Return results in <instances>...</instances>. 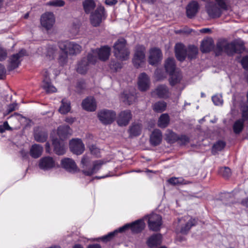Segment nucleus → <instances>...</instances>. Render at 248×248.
Returning <instances> with one entry per match:
<instances>
[{"instance_id":"4","label":"nucleus","mask_w":248,"mask_h":248,"mask_svg":"<svg viewBox=\"0 0 248 248\" xmlns=\"http://www.w3.org/2000/svg\"><path fill=\"white\" fill-rule=\"evenodd\" d=\"M239 45L235 42L228 43L225 40L217 42L216 47V55H219L222 52L224 51L229 55H233L236 53H240L238 50Z\"/></svg>"},{"instance_id":"62","label":"nucleus","mask_w":248,"mask_h":248,"mask_svg":"<svg viewBox=\"0 0 248 248\" xmlns=\"http://www.w3.org/2000/svg\"><path fill=\"white\" fill-rule=\"evenodd\" d=\"M3 126V128L6 130H11V128L10 127V126L8 124V123L7 122H5L3 125H2Z\"/></svg>"},{"instance_id":"55","label":"nucleus","mask_w":248,"mask_h":248,"mask_svg":"<svg viewBox=\"0 0 248 248\" xmlns=\"http://www.w3.org/2000/svg\"><path fill=\"white\" fill-rule=\"evenodd\" d=\"M178 140L182 144H185L189 142V138L187 136L185 135L181 136L180 137H178Z\"/></svg>"},{"instance_id":"11","label":"nucleus","mask_w":248,"mask_h":248,"mask_svg":"<svg viewBox=\"0 0 248 248\" xmlns=\"http://www.w3.org/2000/svg\"><path fill=\"white\" fill-rule=\"evenodd\" d=\"M148 223L150 230L158 231L162 224V217L159 215L152 214L149 217Z\"/></svg>"},{"instance_id":"27","label":"nucleus","mask_w":248,"mask_h":248,"mask_svg":"<svg viewBox=\"0 0 248 248\" xmlns=\"http://www.w3.org/2000/svg\"><path fill=\"white\" fill-rule=\"evenodd\" d=\"M54 151L58 155H62L66 152V148L64 144L60 142L58 140H54L53 141Z\"/></svg>"},{"instance_id":"41","label":"nucleus","mask_w":248,"mask_h":248,"mask_svg":"<svg viewBox=\"0 0 248 248\" xmlns=\"http://www.w3.org/2000/svg\"><path fill=\"white\" fill-rule=\"evenodd\" d=\"M178 140V136L170 130H167L166 134V140L168 142L174 143Z\"/></svg>"},{"instance_id":"15","label":"nucleus","mask_w":248,"mask_h":248,"mask_svg":"<svg viewBox=\"0 0 248 248\" xmlns=\"http://www.w3.org/2000/svg\"><path fill=\"white\" fill-rule=\"evenodd\" d=\"M26 53L25 50H21L18 53L13 55L9 59L8 68L9 70H13L17 68L21 61V58Z\"/></svg>"},{"instance_id":"13","label":"nucleus","mask_w":248,"mask_h":248,"mask_svg":"<svg viewBox=\"0 0 248 248\" xmlns=\"http://www.w3.org/2000/svg\"><path fill=\"white\" fill-rule=\"evenodd\" d=\"M162 59L161 50L157 48H152L150 49L148 56V62L152 65H156Z\"/></svg>"},{"instance_id":"60","label":"nucleus","mask_w":248,"mask_h":248,"mask_svg":"<svg viewBox=\"0 0 248 248\" xmlns=\"http://www.w3.org/2000/svg\"><path fill=\"white\" fill-rule=\"evenodd\" d=\"M117 3L116 0H106V3L109 5L115 4Z\"/></svg>"},{"instance_id":"52","label":"nucleus","mask_w":248,"mask_h":248,"mask_svg":"<svg viewBox=\"0 0 248 248\" xmlns=\"http://www.w3.org/2000/svg\"><path fill=\"white\" fill-rule=\"evenodd\" d=\"M122 67V63L115 61H112L110 63V67L115 71L120 69Z\"/></svg>"},{"instance_id":"33","label":"nucleus","mask_w":248,"mask_h":248,"mask_svg":"<svg viewBox=\"0 0 248 248\" xmlns=\"http://www.w3.org/2000/svg\"><path fill=\"white\" fill-rule=\"evenodd\" d=\"M165 68L166 72L171 75L174 73L175 69V60L173 58H168L165 63Z\"/></svg>"},{"instance_id":"64","label":"nucleus","mask_w":248,"mask_h":248,"mask_svg":"<svg viewBox=\"0 0 248 248\" xmlns=\"http://www.w3.org/2000/svg\"><path fill=\"white\" fill-rule=\"evenodd\" d=\"M88 248H101V247L100 245L96 244L89 245Z\"/></svg>"},{"instance_id":"23","label":"nucleus","mask_w":248,"mask_h":248,"mask_svg":"<svg viewBox=\"0 0 248 248\" xmlns=\"http://www.w3.org/2000/svg\"><path fill=\"white\" fill-rule=\"evenodd\" d=\"M94 64L90 62L88 54L87 57L83 58L78 64L77 72L81 74H85L89 69L90 65Z\"/></svg>"},{"instance_id":"19","label":"nucleus","mask_w":248,"mask_h":248,"mask_svg":"<svg viewBox=\"0 0 248 248\" xmlns=\"http://www.w3.org/2000/svg\"><path fill=\"white\" fill-rule=\"evenodd\" d=\"M132 119V114L130 110H126L121 112L117 118V122L121 126H126Z\"/></svg>"},{"instance_id":"49","label":"nucleus","mask_w":248,"mask_h":248,"mask_svg":"<svg viewBox=\"0 0 248 248\" xmlns=\"http://www.w3.org/2000/svg\"><path fill=\"white\" fill-rule=\"evenodd\" d=\"M241 120L244 122L248 120V106H243L241 108Z\"/></svg>"},{"instance_id":"28","label":"nucleus","mask_w":248,"mask_h":248,"mask_svg":"<svg viewBox=\"0 0 248 248\" xmlns=\"http://www.w3.org/2000/svg\"><path fill=\"white\" fill-rule=\"evenodd\" d=\"M162 235L160 234H155L151 236L147 241V244L149 247H156L161 244Z\"/></svg>"},{"instance_id":"48","label":"nucleus","mask_w":248,"mask_h":248,"mask_svg":"<svg viewBox=\"0 0 248 248\" xmlns=\"http://www.w3.org/2000/svg\"><path fill=\"white\" fill-rule=\"evenodd\" d=\"M219 173L224 178H228L231 174V170L228 167L220 168L219 170Z\"/></svg>"},{"instance_id":"56","label":"nucleus","mask_w":248,"mask_h":248,"mask_svg":"<svg viewBox=\"0 0 248 248\" xmlns=\"http://www.w3.org/2000/svg\"><path fill=\"white\" fill-rule=\"evenodd\" d=\"M7 52L6 50L0 46V61L5 60L7 57Z\"/></svg>"},{"instance_id":"25","label":"nucleus","mask_w":248,"mask_h":248,"mask_svg":"<svg viewBox=\"0 0 248 248\" xmlns=\"http://www.w3.org/2000/svg\"><path fill=\"white\" fill-rule=\"evenodd\" d=\"M162 139V135L160 130L155 129L150 136L151 144L154 146L158 145L161 143Z\"/></svg>"},{"instance_id":"5","label":"nucleus","mask_w":248,"mask_h":248,"mask_svg":"<svg viewBox=\"0 0 248 248\" xmlns=\"http://www.w3.org/2000/svg\"><path fill=\"white\" fill-rule=\"evenodd\" d=\"M126 41L124 38L118 39L114 45V54L116 58L121 61H126L129 58V52L125 46Z\"/></svg>"},{"instance_id":"9","label":"nucleus","mask_w":248,"mask_h":248,"mask_svg":"<svg viewBox=\"0 0 248 248\" xmlns=\"http://www.w3.org/2000/svg\"><path fill=\"white\" fill-rule=\"evenodd\" d=\"M97 116L102 124H108L114 121L116 117V113L112 110L104 109L98 112Z\"/></svg>"},{"instance_id":"54","label":"nucleus","mask_w":248,"mask_h":248,"mask_svg":"<svg viewBox=\"0 0 248 248\" xmlns=\"http://www.w3.org/2000/svg\"><path fill=\"white\" fill-rule=\"evenodd\" d=\"M90 150L92 154L96 156H98L100 153V150L95 145H91L90 146Z\"/></svg>"},{"instance_id":"29","label":"nucleus","mask_w":248,"mask_h":248,"mask_svg":"<svg viewBox=\"0 0 248 248\" xmlns=\"http://www.w3.org/2000/svg\"><path fill=\"white\" fill-rule=\"evenodd\" d=\"M199 9V5L196 1H192L187 6L186 14L189 18H192L197 14Z\"/></svg>"},{"instance_id":"37","label":"nucleus","mask_w":248,"mask_h":248,"mask_svg":"<svg viewBox=\"0 0 248 248\" xmlns=\"http://www.w3.org/2000/svg\"><path fill=\"white\" fill-rule=\"evenodd\" d=\"M57 53V48L56 46L51 45H48L46 49L45 54L46 56L48 57L49 59H53Z\"/></svg>"},{"instance_id":"46","label":"nucleus","mask_w":248,"mask_h":248,"mask_svg":"<svg viewBox=\"0 0 248 248\" xmlns=\"http://www.w3.org/2000/svg\"><path fill=\"white\" fill-rule=\"evenodd\" d=\"M122 97L124 98L123 101L127 103L129 105L132 104L135 101L136 97L133 94H127L126 93H124L123 94Z\"/></svg>"},{"instance_id":"38","label":"nucleus","mask_w":248,"mask_h":248,"mask_svg":"<svg viewBox=\"0 0 248 248\" xmlns=\"http://www.w3.org/2000/svg\"><path fill=\"white\" fill-rule=\"evenodd\" d=\"M71 109L70 103L69 101L65 99L62 100V105L59 108V111L62 114L68 113Z\"/></svg>"},{"instance_id":"2","label":"nucleus","mask_w":248,"mask_h":248,"mask_svg":"<svg viewBox=\"0 0 248 248\" xmlns=\"http://www.w3.org/2000/svg\"><path fill=\"white\" fill-rule=\"evenodd\" d=\"M81 168L83 173L86 176H91L96 173L103 164V162L97 160L93 162L92 167H90L91 164L90 157L84 155L81 161Z\"/></svg>"},{"instance_id":"22","label":"nucleus","mask_w":248,"mask_h":248,"mask_svg":"<svg viewBox=\"0 0 248 248\" xmlns=\"http://www.w3.org/2000/svg\"><path fill=\"white\" fill-rule=\"evenodd\" d=\"M61 165L62 168L69 172H75L77 170V166L75 162L69 158H65L61 160Z\"/></svg>"},{"instance_id":"43","label":"nucleus","mask_w":248,"mask_h":248,"mask_svg":"<svg viewBox=\"0 0 248 248\" xmlns=\"http://www.w3.org/2000/svg\"><path fill=\"white\" fill-rule=\"evenodd\" d=\"M83 4L84 10L86 13H90L95 7L94 2L93 0H86Z\"/></svg>"},{"instance_id":"51","label":"nucleus","mask_w":248,"mask_h":248,"mask_svg":"<svg viewBox=\"0 0 248 248\" xmlns=\"http://www.w3.org/2000/svg\"><path fill=\"white\" fill-rule=\"evenodd\" d=\"M212 99L215 105L219 106L223 104V99L221 95H215L212 97Z\"/></svg>"},{"instance_id":"18","label":"nucleus","mask_w":248,"mask_h":248,"mask_svg":"<svg viewBox=\"0 0 248 248\" xmlns=\"http://www.w3.org/2000/svg\"><path fill=\"white\" fill-rule=\"evenodd\" d=\"M138 85L139 90L141 91H145L149 88L150 80L145 73H142L139 76Z\"/></svg>"},{"instance_id":"44","label":"nucleus","mask_w":248,"mask_h":248,"mask_svg":"<svg viewBox=\"0 0 248 248\" xmlns=\"http://www.w3.org/2000/svg\"><path fill=\"white\" fill-rule=\"evenodd\" d=\"M198 48L194 46H189L187 50L188 58L190 59L195 58L198 53Z\"/></svg>"},{"instance_id":"31","label":"nucleus","mask_w":248,"mask_h":248,"mask_svg":"<svg viewBox=\"0 0 248 248\" xmlns=\"http://www.w3.org/2000/svg\"><path fill=\"white\" fill-rule=\"evenodd\" d=\"M170 123V117L167 113H164L160 115L158 122L157 125L161 128H165L168 126Z\"/></svg>"},{"instance_id":"36","label":"nucleus","mask_w":248,"mask_h":248,"mask_svg":"<svg viewBox=\"0 0 248 248\" xmlns=\"http://www.w3.org/2000/svg\"><path fill=\"white\" fill-rule=\"evenodd\" d=\"M244 122L243 120L240 119L235 121L232 126L233 131L235 134H239L242 131L244 127Z\"/></svg>"},{"instance_id":"20","label":"nucleus","mask_w":248,"mask_h":248,"mask_svg":"<svg viewBox=\"0 0 248 248\" xmlns=\"http://www.w3.org/2000/svg\"><path fill=\"white\" fill-rule=\"evenodd\" d=\"M183 220L184 221H187L184 226L181 227L180 232L184 234H186L187 233L191 228L196 225L197 221L195 219L192 218L188 216L185 217L184 219H179V221L181 222Z\"/></svg>"},{"instance_id":"30","label":"nucleus","mask_w":248,"mask_h":248,"mask_svg":"<svg viewBox=\"0 0 248 248\" xmlns=\"http://www.w3.org/2000/svg\"><path fill=\"white\" fill-rule=\"evenodd\" d=\"M43 151V147L39 145L35 144L31 146L30 153L31 156L34 158H37L42 154Z\"/></svg>"},{"instance_id":"8","label":"nucleus","mask_w":248,"mask_h":248,"mask_svg":"<svg viewBox=\"0 0 248 248\" xmlns=\"http://www.w3.org/2000/svg\"><path fill=\"white\" fill-rule=\"evenodd\" d=\"M145 48L143 46H138L136 47L135 52L133 59L134 65L138 68L143 64L145 61Z\"/></svg>"},{"instance_id":"50","label":"nucleus","mask_w":248,"mask_h":248,"mask_svg":"<svg viewBox=\"0 0 248 248\" xmlns=\"http://www.w3.org/2000/svg\"><path fill=\"white\" fill-rule=\"evenodd\" d=\"M119 232L118 230H116L113 232L109 233L108 234L102 236V237L99 238L98 239L101 240L103 242H107L111 240L114 235Z\"/></svg>"},{"instance_id":"16","label":"nucleus","mask_w":248,"mask_h":248,"mask_svg":"<svg viewBox=\"0 0 248 248\" xmlns=\"http://www.w3.org/2000/svg\"><path fill=\"white\" fill-rule=\"evenodd\" d=\"M70 148L72 153L77 155H81L84 152L85 147L80 139H73L70 141Z\"/></svg>"},{"instance_id":"14","label":"nucleus","mask_w":248,"mask_h":248,"mask_svg":"<svg viewBox=\"0 0 248 248\" xmlns=\"http://www.w3.org/2000/svg\"><path fill=\"white\" fill-rule=\"evenodd\" d=\"M145 223L142 220H139L131 224H126L119 229V232H123L126 229L130 228L132 232L138 233L144 229Z\"/></svg>"},{"instance_id":"40","label":"nucleus","mask_w":248,"mask_h":248,"mask_svg":"<svg viewBox=\"0 0 248 248\" xmlns=\"http://www.w3.org/2000/svg\"><path fill=\"white\" fill-rule=\"evenodd\" d=\"M168 182L172 185H186L189 183L182 177H172L169 179Z\"/></svg>"},{"instance_id":"61","label":"nucleus","mask_w":248,"mask_h":248,"mask_svg":"<svg viewBox=\"0 0 248 248\" xmlns=\"http://www.w3.org/2000/svg\"><path fill=\"white\" fill-rule=\"evenodd\" d=\"M20 153L23 158H26L28 157V153L27 152L24 150H21Z\"/></svg>"},{"instance_id":"34","label":"nucleus","mask_w":248,"mask_h":248,"mask_svg":"<svg viewBox=\"0 0 248 248\" xmlns=\"http://www.w3.org/2000/svg\"><path fill=\"white\" fill-rule=\"evenodd\" d=\"M213 47V41L211 39L205 40L202 41L201 50L204 53L209 52Z\"/></svg>"},{"instance_id":"32","label":"nucleus","mask_w":248,"mask_h":248,"mask_svg":"<svg viewBox=\"0 0 248 248\" xmlns=\"http://www.w3.org/2000/svg\"><path fill=\"white\" fill-rule=\"evenodd\" d=\"M141 131V125L140 124H133L129 127L128 132L130 137L137 136L140 135Z\"/></svg>"},{"instance_id":"45","label":"nucleus","mask_w":248,"mask_h":248,"mask_svg":"<svg viewBox=\"0 0 248 248\" xmlns=\"http://www.w3.org/2000/svg\"><path fill=\"white\" fill-rule=\"evenodd\" d=\"M170 75L171 76L170 82L171 85H174L179 82L181 79V75L178 73L174 72Z\"/></svg>"},{"instance_id":"10","label":"nucleus","mask_w":248,"mask_h":248,"mask_svg":"<svg viewBox=\"0 0 248 248\" xmlns=\"http://www.w3.org/2000/svg\"><path fill=\"white\" fill-rule=\"evenodd\" d=\"M51 70V68H49L48 69H45L42 72L43 77L42 86L48 93H54L57 91L56 88L52 85L50 80L49 75Z\"/></svg>"},{"instance_id":"6","label":"nucleus","mask_w":248,"mask_h":248,"mask_svg":"<svg viewBox=\"0 0 248 248\" xmlns=\"http://www.w3.org/2000/svg\"><path fill=\"white\" fill-rule=\"evenodd\" d=\"M218 7L213 3H208L206 9L208 15L212 18H217L220 16L222 10H227V5L225 0H215Z\"/></svg>"},{"instance_id":"47","label":"nucleus","mask_w":248,"mask_h":248,"mask_svg":"<svg viewBox=\"0 0 248 248\" xmlns=\"http://www.w3.org/2000/svg\"><path fill=\"white\" fill-rule=\"evenodd\" d=\"M226 143L222 140H219L213 146L212 151L213 152H217L221 151L225 146Z\"/></svg>"},{"instance_id":"3","label":"nucleus","mask_w":248,"mask_h":248,"mask_svg":"<svg viewBox=\"0 0 248 248\" xmlns=\"http://www.w3.org/2000/svg\"><path fill=\"white\" fill-rule=\"evenodd\" d=\"M110 51V48L107 46H103L100 49H93L88 53L89 60L92 63H95L98 59L105 61L108 59Z\"/></svg>"},{"instance_id":"17","label":"nucleus","mask_w":248,"mask_h":248,"mask_svg":"<svg viewBox=\"0 0 248 248\" xmlns=\"http://www.w3.org/2000/svg\"><path fill=\"white\" fill-rule=\"evenodd\" d=\"M54 16L52 13H46L41 16V25L47 30H49L52 28L54 23Z\"/></svg>"},{"instance_id":"63","label":"nucleus","mask_w":248,"mask_h":248,"mask_svg":"<svg viewBox=\"0 0 248 248\" xmlns=\"http://www.w3.org/2000/svg\"><path fill=\"white\" fill-rule=\"evenodd\" d=\"M241 203L243 205L248 207V198L243 200L241 202Z\"/></svg>"},{"instance_id":"42","label":"nucleus","mask_w":248,"mask_h":248,"mask_svg":"<svg viewBox=\"0 0 248 248\" xmlns=\"http://www.w3.org/2000/svg\"><path fill=\"white\" fill-rule=\"evenodd\" d=\"M47 138V134L45 131L35 132L34 139L36 141L40 142L46 141Z\"/></svg>"},{"instance_id":"21","label":"nucleus","mask_w":248,"mask_h":248,"mask_svg":"<svg viewBox=\"0 0 248 248\" xmlns=\"http://www.w3.org/2000/svg\"><path fill=\"white\" fill-rule=\"evenodd\" d=\"M175 56L179 61H183L187 55V50L185 46L181 43H177L175 46Z\"/></svg>"},{"instance_id":"24","label":"nucleus","mask_w":248,"mask_h":248,"mask_svg":"<svg viewBox=\"0 0 248 248\" xmlns=\"http://www.w3.org/2000/svg\"><path fill=\"white\" fill-rule=\"evenodd\" d=\"M83 108L87 111H93L96 108L95 101L93 97H88L82 103Z\"/></svg>"},{"instance_id":"1","label":"nucleus","mask_w":248,"mask_h":248,"mask_svg":"<svg viewBox=\"0 0 248 248\" xmlns=\"http://www.w3.org/2000/svg\"><path fill=\"white\" fill-rule=\"evenodd\" d=\"M58 46L66 56L63 59L64 63L66 62V58L68 55H76L80 53L82 50V46L73 41H61L58 43Z\"/></svg>"},{"instance_id":"53","label":"nucleus","mask_w":248,"mask_h":248,"mask_svg":"<svg viewBox=\"0 0 248 248\" xmlns=\"http://www.w3.org/2000/svg\"><path fill=\"white\" fill-rule=\"evenodd\" d=\"M64 1L62 0H53L47 3L46 5L54 6H62L64 5Z\"/></svg>"},{"instance_id":"59","label":"nucleus","mask_w":248,"mask_h":248,"mask_svg":"<svg viewBox=\"0 0 248 248\" xmlns=\"http://www.w3.org/2000/svg\"><path fill=\"white\" fill-rule=\"evenodd\" d=\"M5 74V69L4 66L0 63V79L3 78Z\"/></svg>"},{"instance_id":"7","label":"nucleus","mask_w":248,"mask_h":248,"mask_svg":"<svg viewBox=\"0 0 248 248\" xmlns=\"http://www.w3.org/2000/svg\"><path fill=\"white\" fill-rule=\"evenodd\" d=\"M56 160L50 156H45L41 158L38 162L39 168L44 171H49L57 166Z\"/></svg>"},{"instance_id":"26","label":"nucleus","mask_w":248,"mask_h":248,"mask_svg":"<svg viewBox=\"0 0 248 248\" xmlns=\"http://www.w3.org/2000/svg\"><path fill=\"white\" fill-rule=\"evenodd\" d=\"M72 134V130L68 125L60 126L58 128V135L63 140L67 138Z\"/></svg>"},{"instance_id":"58","label":"nucleus","mask_w":248,"mask_h":248,"mask_svg":"<svg viewBox=\"0 0 248 248\" xmlns=\"http://www.w3.org/2000/svg\"><path fill=\"white\" fill-rule=\"evenodd\" d=\"M17 106V104L16 103H13L12 104L9 105L8 106L7 110L9 113L15 110Z\"/></svg>"},{"instance_id":"39","label":"nucleus","mask_w":248,"mask_h":248,"mask_svg":"<svg viewBox=\"0 0 248 248\" xmlns=\"http://www.w3.org/2000/svg\"><path fill=\"white\" fill-rule=\"evenodd\" d=\"M167 104L164 101H158L155 103L153 106V110L158 113H160L165 110Z\"/></svg>"},{"instance_id":"57","label":"nucleus","mask_w":248,"mask_h":248,"mask_svg":"<svg viewBox=\"0 0 248 248\" xmlns=\"http://www.w3.org/2000/svg\"><path fill=\"white\" fill-rule=\"evenodd\" d=\"M241 63L244 68L248 69V56H246L242 59Z\"/></svg>"},{"instance_id":"12","label":"nucleus","mask_w":248,"mask_h":248,"mask_svg":"<svg viewBox=\"0 0 248 248\" xmlns=\"http://www.w3.org/2000/svg\"><path fill=\"white\" fill-rule=\"evenodd\" d=\"M104 8L102 6L98 7L95 12L91 15L90 20L93 26H98L103 19L105 18Z\"/></svg>"},{"instance_id":"35","label":"nucleus","mask_w":248,"mask_h":248,"mask_svg":"<svg viewBox=\"0 0 248 248\" xmlns=\"http://www.w3.org/2000/svg\"><path fill=\"white\" fill-rule=\"evenodd\" d=\"M155 92L160 98H166L168 96V89L165 85H160L158 86L155 89Z\"/></svg>"}]
</instances>
